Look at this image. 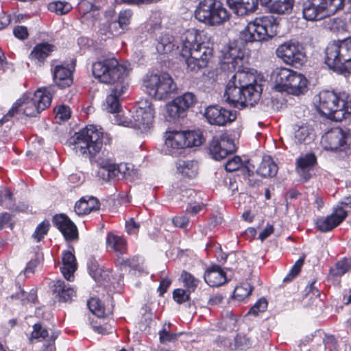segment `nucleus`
I'll use <instances>...</instances> for the list:
<instances>
[{
  "label": "nucleus",
  "instance_id": "57",
  "mask_svg": "<svg viewBox=\"0 0 351 351\" xmlns=\"http://www.w3.org/2000/svg\"><path fill=\"white\" fill-rule=\"evenodd\" d=\"M267 308V302L265 298L259 299L250 309L248 313L258 315L259 313L264 312Z\"/></svg>",
  "mask_w": 351,
  "mask_h": 351
},
{
  "label": "nucleus",
  "instance_id": "50",
  "mask_svg": "<svg viewBox=\"0 0 351 351\" xmlns=\"http://www.w3.org/2000/svg\"><path fill=\"white\" fill-rule=\"evenodd\" d=\"M50 224L48 221H43L36 227L34 234H32L33 238L37 241H41V239L46 235L49 231Z\"/></svg>",
  "mask_w": 351,
  "mask_h": 351
},
{
  "label": "nucleus",
  "instance_id": "44",
  "mask_svg": "<svg viewBox=\"0 0 351 351\" xmlns=\"http://www.w3.org/2000/svg\"><path fill=\"white\" fill-rule=\"evenodd\" d=\"M256 341L245 335L239 334L234 338V349L245 350L255 345Z\"/></svg>",
  "mask_w": 351,
  "mask_h": 351
},
{
  "label": "nucleus",
  "instance_id": "22",
  "mask_svg": "<svg viewBox=\"0 0 351 351\" xmlns=\"http://www.w3.org/2000/svg\"><path fill=\"white\" fill-rule=\"evenodd\" d=\"M346 216L347 212L342 207H337L330 215L317 219L316 225L320 231L328 232L341 223Z\"/></svg>",
  "mask_w": 351,
  "mask_h": 351
},
{
  "label": "nucleus",
  "instance_id": "56",
  "mask_svg": "<svg viewBox=\"0 0 351 351\" xmlns=\"http://www.w3.org/2000/svg\"><path fill=\"white\" fill-rule=\"evenodd\" d=\"M243 166V162L239 156H234L228 160L225 165L227 171L232 172L239 169Z\"/></svg>",
  "mask_w": 351,
  "mask_h": 351
},
{
  "label": "nucleus",
  "instance_id": "16",
  "mask_svg": "<svg viewBox=\"0 0 351 351\" xmlns=\"http://www.w3.org/2000/svg\"><path fill=\"white\" fill-rule=\"evenodd\" d=\"M234 149V141L226 132L213 136L209 146L210 154L216 160L225 158Z\"/></svg>",
  "mask_w": 351,
  "mask_h": 351
},
{
  "label": "nucleus",
  "instance_id": "12",
  "mask_svg": "<svg viewBox=\"0 0 351 351\" xmlns=\"http://www.w3.org/2000/svg\"><path fill=\"white\" fill-rule=\"evenodd\" d=\"M276 53L285 64L293 66L302 65L306 58L302 45L299 42L293 40L280 45Z\"/></svg>",
  "mask_w": 351,
  "mask_h": 351
},
{
  "label": "nucleus",
  "instance_id": "62",
  "mask_svg": "<svg viewBox=\"0 0 351 351\" xmlns=\"http://www.w3.org/2000/svg\"><path fill=\"white\" fill-rule=\"evenodd\" d=\"M14 35L19 39L25 40L27 38L29 33L25 26H16L13 29Z\"/></svg>",
  "mask_w": 351,
  "mask_h": 351
},
{
  "label": "nucleus",
  "instance_id": "17",
  "mask_svg": "<svg viewBox=\"0 0 351 351\" xmlns=\"http://www.w3.org/2000/svg\"><path fill=\"white\" fill-rule=\"evenodd\" d=\"M204 116L210 124L218 126L226 125L237 119L235 110H228L217 105L207 107Z\"/></svg>",
  "mask_w": 351,
  "mask_h": 351
},
{
  "label": "nucleus",
  "instance_id": "6",
  "mask_svg": "<svg viewBox=\"0 0 351 351\" xmlns=\"http://www.w3.org/2000/svg\"><path fill=\"white\" fill-rule=\"evenodd\" d=\"M52 91L51 88L43 87L38 88L33 95H25L16 101L12 108L1 121H7L10 117H13L21 108L23 113L28 117H35L48 108L51 102Z\"/></svg>",
  "mask_w": 351,
  "mask_h": 351
},
{
  "label": "nucleus",
  "instance_id": "32",
  "mask_svg": "<svg viewBox=\"0 0 351 351\" xmlns=\"http://www.w3.org/2000/svg\"><path fill=\"white\" fill-rule=\"evenodd\" d=\"M58 335V332H53L49 335L47 328L43 327L40 323H37L33 326V330L29 340L33 341L34 339H37L38 341H47L53 343Z\"/></svg>",
  "mask_w": 351,
  "mask_h": 351
},
{
  "label": "nucleus",
  "instance_id": "54",
  "mask_svg": "<svg viewBox=\"0 0 351 351\" xmlns=\"http://www.w3.org/2000/svg\"><path fill=\"white\" fill-rule=\"evenodd\" d=\"M304 264V258H299L293 265L287 276L284 278V282H289L295 278L300 273Z\"/></svg>",
  "mask_w": 351,
  "mask_h": 351
},
{
  "label": "nucleus",
  "instance_id": "61",
  "mask_svg": "<svg viewBox=\"0 0 351 351\" xmlns=\"http://www.w3.org/2000/svg\"><path fill=\"white\" fill-rule=\"evenodd\" d=\"M172 222L175 226L184 228L188 226L189 223V219L186 215L176 216L173 218Z\"/></svg>",
  "mask_w": 351,
  "mask_h": 351
},
{
  "label": "nucleus",
  "instance_id": "39",
  "mask_svg": "<svg viewBox=\"0 0 351 351\" xmlns=\"http://www.w3.org/2000/svg\"><path fill=\"white\" fill-rule=\"evenodd\" d=\"M259 32L256 27V23L254 21L247 23V26L241 32V36L246 42L262 41V39H258Z\"/></svg>",
  "mask_w": 351,
  "mask_h": 351
},
{
  "label": "nucleus",
  "instance_id": "19",
  "mask_svg": "<svg viewBox=\"0 0 351 351\" xmlns=\"http://www.w3.org/2000/svg\"><path fill=\"white\" fill-rule=\"evenodd\" d=\"M56 63V60L52 61L51 69L53 80L56 85L61 88L71 86L73 82V71L68 65Z\"/></svg>",
  "mask_w": 351,
  "mask_h": 351
},
{
  "label": "nucleus",
  "instance_id": "2",
  "mask_svg": "<svg viewBox=\"0 0 351 351\" xmlns=\"http://www.w3.org/2000/svg\"><path fill=\"white\" fill-rule=\"evenodd\" d=\"M222 53L221 60V69L230 72L237 69L231 79L241 86L243 90H245L247 88L255 84H260L258 82L257 77L254 73L244 69L241 70L244 64L245 52L240 46L232 44L225 47L222 51Z\"/></svg>",
  "mask_w": 351,
  "mask_h": 351
},
{
  "label": "nucleus",
  "instance_id": "15",
  "mask_svg": "<svg viewBox=\"0 0 351 351\" xmlns=\"http://www.w3.org/2000/svg\"><path fill=\"white\" fill-rule=\"evenodd\" d=\"M197 102L195 95L186 92L167 104V112L173 119L186 116V112Z\"/></svg>",
  "mask_w": 351,
  "mask_h": 351
},
{
  "label": "nucleus",
  "instance_id": "5",
  "mask_svg": "<svg viewBox=\"0 0 351 351\" xmlns=\"http://www.w3.org/2000/svg\"><path fill=\"white\" fill-rule=\"evenodd\" d=\"M103 136L102 128L97 125H89L75 133L69 143L76 154L86 158L92 157L101 150Z\"/></svg>",
  "mask_w": 351,
  "mask_h": 351
},
{
  "label": "nucleus",
  "instance_id": "58",
  "mask_svg": "<svg viewBox=\"0 0 351 351\" xmlns=\"http://www.w3.org/2000/svg\"><path fill=\"white\" fill-rule=\"evenodd\" d=\"M190 293L186 289H177L173 291V297L176 302L182 304L189 299Z\"/></svg>",
  "mask_w": 351,
  "mask_h": 351
},
{
  "label": "nucleus",
  "instance_id": "35",
  "mask_svg": "<svg viewBox=\"0 0 351 351\" xmlns=\"http://www.w3.org/2000/svg\"><path fill=\"white\" fill-rule=\"evenodd\" d=\"M316 161L315 156L312 154H308L299 158L297 160L298 173L307 180L310 175L308 171L313 167Z\"/></svg>",
  "mask_w": 351,
  "mask_h": 351
},
{
  "label": "nucleus",
  "instance_id": "7",
  "mask_svg": "<svg viewBox=\"0 0 351 351\" xmlns=\"http://www.w3.org/2000/svg\"><path fill=\"white\" fill-rule=\"evenodd\" d=\"M325 55L330 69L345 75L351 74V37L329 43Z\"/></svg>",
  "mask_w": 351,
  "mask_h": 351
},
{
  "label": "nucleus",
  "instance_id": "4",
  "mask_svg": "<svg viewBox=\"0 0 351 351\" xmlns=\"http://www.w3.org/2000/svg\"><path fill=\"white\" fill-rule=\"evenodd\" d=\"M318 110L329 119L341 121L351 114V96L343 92L336 94L324 90L317 95Z\"/></svg>",
  "mask_w": 351,
  "mask_h": 351
},
{
  "label": "nucleus",
  "instance_id": "18",
  "mask_svg": "<svg viewBox=\"0 0 351 351\" xmlns=\"http://www.w3.org/2000/svg\"><path fill=\"white\" fill-rule=\"evenodd\" d=\"M184 131L169 130L163 136L164 152L165 154L173 156H178L185 149L186 141H184Z\"/></svg>",
  "mask_w": 351,
  "mask_h": 351
},
{
  "label": "nucleus",
  "instance_id": "30",
  "mask_svg": "<svg viewBox=\"0 0 351 351\" xmlns=\"http://www.w3.org/2000/svg\"><path fill=\"white\" fill-rule=\"evenodd\" d=\"M54 50V46L47 43L37 44L29 54V58L36 64L41 65Z\"/></svg>",
  "mask_w": 351,
  "mask_h": 351
},
{
  "label": "nucleus",
  "instance_id": "36",
  "mask_svg": "<svg viewBox=\"0 0 351 351\" xmlns=\"http://www.w3.org/2000/svg\"><path fill=\"white\" fill-rule=\"evenodd\" d=\"M277 171V165L269 156H265L263 158L262 162L256 170L258 174L265 178L273 177L276 175Z\"/></svg>",
  "mask_w": 351,
  "mask_h": 351
},
{
  "label": "nucleus",
  "instance_id": "47",
  "mask_svg": "<svg viewBox=\"0 0 351 351\" xmlns=\"http://www.w3.org/2000/svg\"><path fill=\"white\" fill-rule=\"evenodd\" d=\"M72 8L71 5L66 1H54L48 5V9L51 12L62 15L68 13Z\"/></svg>",
  "mask_w": 351,
  "mask_h": 351
},
{
  "label": "nucleus",
  "instance_id": "9",
  "mask_svg": "<svg viewBox=\"0 0 351 351\" xmlns=\"http://www.w3.org/2000/svg\"><path fill=\"white\" fill-rule=\"evenodd\" d=\"M146 92L155 99L165 100L177 90V85L167 73L147 74L143 78Z\"/></svg>",
  "mask_w": 351,
  "mask_h": 351
},
{
  "label": "nucleus",
  "instance_id": "21",
  "mask_svg": "<svg viewBox=\"0 0 351 351\" xmlns=\"http://www.w3.org/2000/svg\"><path fill=\"white\" fill-rule=\"evenodd\" d=\"M254 21L259 32L258 39H262L263 41L277 34L278 23L274 16L269 15L257 17Z\"/></svg>",
  "mask_w": 351,
  "mask_h": 351
},
{
  "label": "nucleus",
  "instance_id": "27",
  "mask_svg": "<svg viewBox=\"0 0 351 351\" xmlns=\"http://www.w3.org/2000/svg\"><path fill=\"white\" fill-rule=\"evenodd\" d=\"M206 282L210 287H219L227 281L225 271L219 265L209 267L204 276Z\"/></svg>",
  "mask_w": 351,
  "mask_h": 351
},
{
  "label": "nucleus",
  "instance_id": "38",
  "mask_svg": "<svg viewBox=\"0 0 351 351\" xmlns=\"http://www.w3.org/2000/svg\"><path fill=\"white\" fill-rule=\"evenodd\" d=\"M77 9L82 19L84 21L93 18L92 13L97 8L94 4V0H82L77 5Z\"/></svg>",
  "mask_w": 351,
  "mask_h": 351
},
{
  "label": "nucleus",
  "instance_id": "10",
  "mask_svg": "<svg viewBox=\"0 0 351 351\" xmlns=\"http://www.w3.org/2000/svg\"><path fill=\"white\" fill-rule=\"evenodd\" d=\"M195 17L206 25L215 26L226 21L229 19V13L219 1L202 0L196 8Z\"/></svg>",
  "mask_w": 351,
  "mask_h": 351
},
{
  "label": "nucleus",
  "instance_id": "14",
  "mask_svg": "<svg viewBox=\"0 0 351 351\" xmlns=\"http://www.w3.org/2000/svg\"><path fill=\"white\" fill-rule=\"evenodd\" d=\"M348 134L339 128L326 132L321 138V145L328 151H345L348 147Z\"/></svg>",
  "mask_w": 351,
  "mask_h": 351
},
{
  "label": "nucleus",
  "instance_id": "49",
  "mask_svg": "<svg viewBox=\"0 0 351 351\" xmlns=\"http://www.w3.org/2000/svg\"><path fill=\"white\" fill-rule=\"evenodd\" d=\"M87 305L90 311L97 317H101L104 316L105 308L99 298H90L88 300Z\"/></svg>",
  "mask_w": 351,
  "mask_h": 351
},
{
  "label": "nucleus",
  "instance_id": "26",
  "mask_svg": "<svg viewBox=\"0 0 351 351\" xmlns=\"http://www.w3.org/2000/svg\"><path fill=\"white\" fill-rule=\"evenodd\" d=\"M99 206L100 204L96 197L85 196L75 203L74 210L78 216H83L99 210Z\"/></svg>",
  "mask_w": 351,
  "mask_h": 351
},
{
  "label": "nucleus",
  "instance_id": "8",
  "mask_svg": "<svg viewBox=\"0 0 351 351\" xmlns=\"http://www.w3.org/2000/svg\"><path fill=\"white\" fill-rule=\"evenodd\" d=\"M276 89L293 95L304 94L307 90L306 77L293 70L285 67L276 68L273 73Z\"/></svg>",
  "mask_w": 351,
  "mask_h": 351
},
{
  "label": "nucleus",
  "instance_id": "24",
  "mask_svg": "<svg viewBox=\"0 0 351 351\" xmlns=\"http://www.w3.org/2000/svg\"><path fill=\"white\" fill-rule=\"evenodd\" d=\"M53 222L66 240H72L77 237L75 225L65 215H56Z\"/></svg>",
  "mask_w": 351,
  "mask_h": 351
},
{
  "label": "nucleus",
  "instance_id": "41",
  "mask_svg": "<svg viewBox=\"0 0 351 351\" xmlns=\"http://www.w3.org/2000/svg\"><path fill=\"white\" fill-rule=\"evenodd\" d=\"M184 141H186L185 149L191 147L201 145L204 138L201 132L197 131H184Z\"/></svg>",
  "mask_w": 351,
  "mask_h": 351
},
{
  "label": "nucleus",
  "instance_id": "64",
  "mask_svg": "<svg viewBox=\"0 0 351 351\" xmlns=\"http://www.w3.org/2000/svg\"><path fill=\"white\" fill-rule=\"evenodd\" d=\"M125 228L128 234H136L139 228V224L137 223L133 219L126 222Z\"/></svg>",
  "mask_w": 351,
  "mask_h": 351
},
{
  "label": "nucleus",
  "instance_id": "31",
  "mask_svg": "<svg viewBox=\"0 0 351 351\" xmlns=\"http://www.w3.org/2000/svg\"><path fill=\"white\" fill-rule=\"evenodd\" d=\"M260 2L267 6L271 12L278 14L290 13L293 5V0H260Z\"/></svg>",
  "mask_w": 351,
  "mask_h": 351
},
{
  "label": "nucleus",
  "instance_id": "46",
  "mask_svg": "<svg viewBox=\"0 0 351 351\" xmlns=\"http://www.w3.org/2000/svg\"><path fill=\"white\" fill-rule=\"evenodd\" d=\"M252 291V286L247 282L237 286L233 292V297L238 301H242L248 297Z\"/></svg>",
  "mask_w": 351,
  "mask_h": 351
},
{
  "label": "nucleus",
  "instance_id": "28",
  "mask_svg": "<svg viewBox=\"0 0 351 351\" xmlns=\"http://www.w3.org/2000/svg\"><path fill=\"white\" fill-rule=\"evenodd\" d=\"M230 8L239 16L254 12L258 8V0H226Z\"/></svg>",
  "mask_w": 351,
  "mask_h": 351
},
{
  "label": "nucleus",
  "instance_id": "60",
  "mask_svg": "<svg viewBox=\"0 0 351 351\" xmlns=\"http://www.w3.org/2000/svg\"><path fill=\"white\" fill-rule=\"evenodd\" d=\"M139 257L134 256L129 259L119 258L117 261L121 267H130L132 269H136L138 263Z\"/></svg>",
  "mask_w": 351,
  "mask_h": 351
},
{
  "label": "nucleus",
  "instance_id": "37",
  "mask_svg": "<svg viewBox=\"0 0 351 351\" xmlns=\"http://www.w3.org/2000/svg\"><path fill=\"white\" fill-rule=\"evenodd\" d=\"M262 90L261 84H255L247 88L245 90H243V97H245V107L248 106H252L257 104L260 100Z\"/></svg>",
  "mask_w": 351,
  "mask_h": 351
},
{
  "label": "nucleus",
  "instance_id": "11",
  "mask_svg": "<svg viewBox=\"0 0 351 351\" xmlns=\"http://www.w3.org/2000/svg\"><path fill=\"white\" fill-rule=\"evenodd\" d=\"M343 2L344 0H307L302 6L303 17L306 21H320L341 10Z\"/></svg>",
  "mask_w": 351,
  "mask_h": 351
},
{
  "label": "nucleus",
  "instance_id": "59",
  "mask_svg": "<svg viewBox=\"0 0 351 351\" xmlns=\"http://www.w3.org/2000/svg\"><path fill=\"white\" fill-rule=\"evenodd\" d=\"M159 336H160V341L162 343H166L167 342H171L173 340H175L177 338L176 334H172L170 333L165 328V326H164V328L159 332Z\"/></svg>",
  "mask_w": 351,
  "mask_h": 351
},
{
  "label": "nucleus",
  "instance_id": "40",
  "mask_svg": "<svg viewBox=\"0 0 351 351\" xmlns=\"http://www.w3.org/2000/svg\"><path fill=\"white\" fill-rule=\"evenodd\" d=\"M311 129L306 125H295L293 128V140L295 143H305L310 138Z\"/></svg>",
  "mask_w": 351,
  "mask_h": 351
},
{
  "label": "nucleus",
  "instance_id": "63",
  "mask_svg": "<svg viewBox=\"0 0 351 351\" xmlns=\"http://www.w3.org/2000/svg\"><path fill=\"white\" fill-rule=\"evenodd\" d=\"M94 330L97 332L104 335L112 332L113 328L110 324H105L103 325L95 326Z\"/></svg>",
  "mask_w": 351,
  "mask_h": 351
},
{
  "label": "nucleus",
  "instance_id": "43",
  "mask_svg": "<svg viewBox=\"0 0 351 351\" xmlns=\"http://www.w3.org/2000/svg\"><path fill=\"white\" fill-rule=\"evenodd\" d=\"M180 279L189 293L193 292L199 283V279L186 271L182 272Z\"/></svg>",
  "mask_w": 351,
  "mask_h": 351
},
{
  "label": "nucleus",
  "instance_id": "45",
  "mask_svg": "<svg viewBox=\"0 0 351 351\" xmlns=\"http://www.w3.org/2000/svg\"><path fill=\"white\" fill-rule=\"evenodd\" d=\"M12 299H19L21 301L23 304H27L34 303L37 299L36 292L35 290L32 289L29 292L27 293L21 289L15 295L11 296Z\"/></svg>",
  "mask_w": 351,
  "mask_h": 351
},
{
  "label": "nucleus",
  "instance_id": "33",
  "mask_svg": "<svg viewBox=\"0 0 351 351\" xmlns=\"http://www.w3.org/2000/svg\"><path fill=\"white\" fill-rule=\"evenodd\" d=\"M106 245L108 249L112 250L117 254H124L127 252V243L124 238L109 233L106 238Z\"/></svg>",
  "mask_w": 351,
  "mask_h": 351
},
{
  "label": "nucleus",
  "instance_id": "25",
  "mask_svg": "<svg viewBox=\"0 0 351 351\" xmlns=\"http://www.w3.org/2000/svg\"><path fill=\"white\" fill-rule=\"evenodd\" d=\"M77 264L73 253L70 251H64L62 254V266L60 271L68 281H73V274L77 270Z\"/></svg>",
  "mask_w": 351,
  "mask_h": 351
},
{
  "label": "nucleus",
  "instance_id": "3",
  "mask_svg": "<svg viewBox=\"0 0 351 351\" xmlns=\"http://www.w3.org/2000/svg\"><path fill=\"white\" fill-rule=\"evenodd\" d=\"M132 71L128 62L120 63L115 58H103L92 64V73L99 82L107 84H128L125 79Z\"/></svg>",
  "mask_w": 351,
  "mask_h": 351
},
{
  "label": "nucleus",
  "instance_id": "48",
  "mask_svg": "<svg viewBox=\"0 0 351 351\" xmlns=\"http://www.w3.org/2000/svg\"><path fill=\"white\" fill-rule=\"evenodd\" d=\"M131 165L127 163H120L119 165H114V169L111 173V178H125L128 176H130Z\"/></svg>",
  "mask_w": 351,
  "mask_h": 351
},
{
  "label": "nucleus",
  "instance_id": "29",
  "mask_svg": "<svg viewBox=\"0 0 351 351\" xmlns=\"http://www.w3.org/2000/svg\"><path fill=\"white\" fill-rule=\"evenodd\" d=\"M177 173L185 178H195L199 171V165L195 160H178L176 163Z\"/></svg>",
  "mask_w": 351,
  "mask_h": 351
},
{
  "label": "nucleus",
  "instance_id": "42",
  "mask_svg": "<svg viewBox=\"0 0 351 351\" xmlns=\"http://www.w3.org/2000/svg\"><path fill=\"white\" fill-rule=\"evenodd\" d=\"M351 269V258H344L338 261L335 267L330 269V273L333 276L339 277Z\"/></svg>",
  "mask_w": 351,
  "mask_h": 351
},
{
  "label": "nucleus",
  "instance_id": "34",
  "mask_svg": "<svg viewBox=\"0 0 351 351\" xmlns=\"http://www.w3.org/2000/svg\"><path fill=\"white\" fill-rule=\"evenodd\" d=\"M53 291L60 298V300L67 302L71 300L75 295V291L64 283V281L58 280L53 282Z\"/></svg>",
  "mask_w": 351,
  "mask_h": 351
},
{
  "label": "nucleus",
  "instance_id": "23",
  "mask_svg": "<svg viewBox=\"0 0 351 351\" xmlns=\"http://www.w3.org/2000/svg\"><path fill=\"white\" fill-rule=\"evenodd\" d=\"M128 84H117L110 90L104 103V109L109 113H115L120 110V98L128 88Z\"/></svg>",
  "mask_w": 351,
  "mask_h": 351
},
{
  "label": "nucleus",
  "instance_id": "1",
  "mask_svg": "<svg viewBox=\"0 0 351 351\" xmlns=\"http://www.w3.org/2000/svg\"><path fill=\"white\" fill-rule=\"evenodd\" d=\"M201 37L194 29L186 30L181 36L180 55L185 58L187 69L194 73L206 67L213 55L208 43L199 42Z\"/></svg>",
  "mask_w": 351,
  "mask_h": 351
},
{
  "label": "nucleus",
  "instance_id": "52",
  "mask_svg": "<svg viewBox=\"0 0 351 351\" xmlns=\"http://www.w3.org/2000/svg\"><path fill=\"white\" fill-rule=\"evenodd\" d=\"M97 163L101 169L107 172L108 178L110 179L112 171L115 165L113 160L110 158H99L97 160Z\"/></svg>",
  "mask_w": 351,
  "mask_h": 351
},
{
  "label": "nucleus",
  "instance_id": "55",
  "mask_svg": "<svg viewBox=\"0 0 351 351\" xmlns=\"http://www.w3.org/2000/svg\"><path fill=\"white\" fill-rule=\"evenodd\" d=\"M113 114L112 121L117 125H123L125 127H131L132 119L128 120L123 114L119 110Z\"/></svg>",
  "mask_w": 351,
  "mask_h": 351
},
{
  "label": "nucleus",
  "instance_id": "53",
  "mask_svg": "<svg viewBox=\"0 0 351 351\" xmlns=\"http://www.w3.org/2000/svg\"><path fill=\"white\" fill-rule=\"evenodd\" d=\"M132 12L130 10L121 11L119 15L117 24L121 30H124L130 22Z\"/></svg>",
  "mask_w": 351,
  "mask_h": 351
},
{
  "label": "nucleus",
  "instance_id": "13",
  "mask_svg": "<svg viewBox=\"0 0 351 351\" xmlns=\"http://www.w3.org/2000/svg\"><path fill=\"white\" fill-rule=\"evenodd\" d=\"M154 117L153 104L148 100H141L132 115L131 128L147 132L152 126Z\"/></svg>",
  "mask_w": 351,
  "mask_h": 351
},
{
  "label": "nucleus",
  "instance_id": "51",
  "mask_svg": "<svg viewBox=\"0 0 351 351\" xmlns=\"http://www.w3.org/2000/svg\"><path fill=\"white\" fill-rule=\"evenodd\" d=\"M56 120L58 123L65 121L71 117V111L68 106L62 105L57 107L55 109Z\"/></svg>",
  "mask_w": 351,
  "mask_h": 351
},
{
  "label": "nucleus",
  "instance_id": "20",
  "mask_svg": "<svg viewBox=\"0 0 351 351\" xmlns=\"http://www.w3.org/2000/svg\"><path fill=\"white\" fill-rule=\"evenodd\" d=\"M243 90L241 86L230 78L226 85L223 100L235 108H243L245 102Z\"/></svg>",
  "mask_w": 351,
  "mask_h": 351
}]
</instances>
